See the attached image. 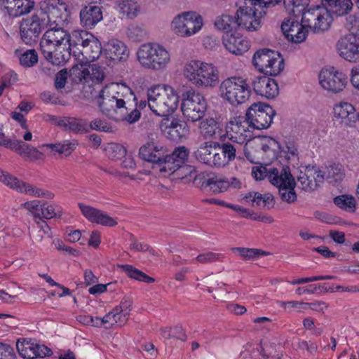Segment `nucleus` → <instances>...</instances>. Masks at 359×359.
<instances>
[{
	"label": "nucleus",
	"instance_id": "20e7f679",
	"mask_svg": "<svg viewBox=\"0 0 359 359\" xmlns=\"http://www.w3.org/2000/svg\"><path fill=\"white\" fill-rule=\"evenodd\" d=\"M137 57L143 67L151 70H163L170 62L169 52L163 46L155 43L142 45L137 50Z\"/></svg>",
	"mask_w": 359,
	"mask_h": 359
},
{
	"label": "nucleus",
	"instance_id": "79ce46f5",
	"mask_svg": "<svg viewBox=\"0 0 359 359\" xmlns=\"http://www.w3.org/2000/svg\"><path fill=\"white\" fill-rule=\"evenodd\" d=\"M119 13L122 20H133L138 12V6L131 0H123L119 5Z\"/></svg>",
	"mask_w": 359,
	"mask_h": 359
},
{
	"label": "nucleus",
	"instance_id": "a211bd4d",
	"mask_svg": "<svg viewBox=\"0 0 359 359\" xmlns=\"http://www.w3.org/2000/svg\"><path fill=\"white\" fill-rule=\"evenodd\" d=\"M290 18L286 22H311L318 21V22H331L334 20L332 15L327 8L317 6L305 11V8L299 15L293 13H289Z\"/></svg>",
	"mask_w": 359,
	"mask_h": 359
},
{
	"label": "nucleus",
	"instance_id": "3c124183",
	"mask_svg": "<svg viewBox=\"0 0 359 359\" xmlns=\"http://www.w3.org/2000/svg\"><path fill=\"white\" fill-rule=\"evenodd\" d=\"M15 8L12 11L11 17H18L27 14L34 8V3L31 0H15Z\"/></svg>",
	"mask_w": 359,
	"mask_h": 359
},
{
	"label": "nucleus",
	"instance_id": "ddd939ff",
	"mask_svg": "<svg viewBox=\"0 0 359 359\" xmlns=\"http://www.w3.org/2000/svg\"><path fill=\"white\" fill-rule=\"evenodd\" d=\"M250 128V124L246 116L232 117L226 124V135L232 142L242 144L252 138Z\"/></svg>",
	"mask_w": 359,
	"mask_h": 359
},
{
	"label": "nucleus",
	"instance_id": "bb28decb",
	"mask_svg": "<svg viewBox=\"0 0 359 359\" xmlns=\"http://www.w3.org/2000/svg\"><path fill=\"white\" fill-rule=\"evenodd\" d=\"M281 30L289 41L295 43L304 41L308 33V27L304 24H281Z\"/></svg>",
	"mask_w": 359,
	"mask_h": 359
},
{
	"label": "nucleus",
	"instance_id": "49530a36",
	"mask_svg": "<svg viewBox=\"0 0 359 359\" xmlns=\"http://www.w3.org/2000/svg\"><path fill=\"white\" fill-rule=\"evenodd\" d=\"M105 155L111 160H118L126 155L127 151L126 148L118 143H108L104 149Z\"/></svg>",
	"mask_w": 359,
	"mask_h": 359
},
{
	"label": "nucleus",
	"instance_id": "2eb2a0df",
	"mask_svg": "<svg viewBox=\"0 0 359 359\" xmlns=\"http://www.w3.org/2000/svg\"><path fill=\"white\" fill-rule=\"evenodd\" d=\"M47 22H69L72 20L68 5L63 0H45Z\"/></svg>",
	"mask_w": 359,
	"mask_h": 359
},
{
	"label": "nucleus",
	"instance_id": "f8f14e48",
	"mask_svg": "<svg viewBox=\"0 0 359 359\" xmlns=\"http://www.w3.org/2000/svg\"><path fill=\"white\" fill-rule=\"evenodd\" d=\"M275 115L276 111L270 105L262 102L253 103L245 114L250 128L257 130L269 128Z\"/></svg>",
	"mask_w": 359,
	"mask_h": 359
},
{
	"label": "nucleus",
	"instance_id": "603ef678",
	"mask_svg": "<svg viewBox=\"0 0 359 359\" xmlns=\"http://www.w3.org/2000/svg\"><path fill=\"white\" fill-rule=\"evenodd\" d=\"M231 250L234 252H238L244 260H252L266 254L264 251L254 248L238 247L233 248Z\"/></svg>",
	"mask_w": 359,
	"mask_h": 359
},
{
	"label": "nucleus",
	"instance_id": "6e6552de",
	"mask_svg": "<svg viewBox=\"0 0 359 359\" xmlns=\"http://www.w3.org/2000/svg\"><path fill=\"white\" fill-rule=\"evenodd\" d=\"M346 27L348 34L337 41V52L347 62H359V24H346Z\"/></svg>",
	"mask_w": 359,
	"mask_h": 359
},
{
	"label": "nucleus",
	"instance_id": "8fccbe9b",
	"mask_svg": "<svg viewBox=\"0 0 359 359\" xmlns=\"http://www.w3.org/2000/svg\"><path fill=\"white\" fill-rule=\"evenodd\" d=\"M334 204L341 209L353 212L355 208V199L349 195H341L334 198Z\"/></svg>",
	"mask_w": 359,
	"mask_h": 359
},
{
	"label": "nucleus",
	"instance_id": "cd10ccee",
	"mask_svg": "<svg viewBox=\"0 0 359 359\" xmlns=\"http://www.w3.org/2000/svg\"><path fill=\"white\" fill-rule=\"evenodd\" d=\"M57 125L63 128L65 130L76 134H82L89 132L88 123L85 119L74 117H63L57 121Z\"/></svg>",
	"mask_w": 359,
	"mask_h": 359
},
{
	"label": "nucleus",
	"instance_id": "f03ea898",
	"mask_svg": "<svg viewBox=\"0 0 359 359\" xmlns=\"http://www.w3.org/2000/svg\"><path fill=\"white\" fill-rule=\"evenodd\" d=\"M280 0H244L245 5L240 6L236 15L223 14L216 22H258L266 13L268 9L275 6Z\"/></svg>",
	"mask_w": 359,
	"mask_h": 359
},
{
	"label": "nucleus",
	"instance_id": "e2e57ef3",
	"mask_svg": "<svg viewBox=\"0 0 359 359\" xmlns=\"http://www.w3.org/2000/svg\"><path fill=\"white\" fill-rule=\"evenodd\" d=\"M89 74V81H92L96 83H102L105 77L102 68L96 65H90Z\"/></svg>",
	"mask_w": 359,
	"mask_h": 359
},
{
	"label": "nucleus",
	"instance_id": "5701e85b",
	"mask_svg": "<svg viewBox=\"0 0 359 359\" xmlns=\"http://www.w3.org/2000/svg\"><path fill=\"white\" fill-rule=\"evenodd\" d=\"M100 96L108 97L110 98L123 100L124 102L130 104L133 101L136 100V97L131 89L126 85L118 83H111L106 85L100 92Z\"/></svg>",
	"mask_w": 359,
	"mask_h": 359
},
{
	"label": "nucleus",
	"instance_id": "4c0bfd02",
	"mask_svg": "<svg viewBox=\"0 0 359 359\" xmlns=\"http://www.w3.org/2000/svg\"><path fill=\"white\" fill-rule=\"evenodd\" d=\"M15 55L19 58L20 65L25 68L33 67L39 60L38 54L34 49L27 50L24 52L17 49L15 51Z\"/></svg>",
	"mask_w": 359,
	"mask_h": 359
},
{
	"label": "nucleus",
	"instance_id": "5fc2aeb1",
	"mask_svg": "<svg viewBox=\"0 0 359 359\" xmlns=\"http://www.w3.org/2000/svg\"><path fill=\"white\" fill-rule=\"evenodd\" d=\"M284 4L288 13L299 15L308 6L309 0H285Z\"/></svg>",
	"mask_w": 359,
	"mask_h": 359
},
{
	"label": "nucleus",
	"instance_id": "f704fd0d",
	"mask_svg": "<svg viewBox=\"0 0 359 359\" xmlns=\"http://www.w3.org/2000/svg\"><path fill=\"white\" fill-rule=\"evenodd\" d=\"M202 187H208L215 194H219L229 188V183L227 178L221 176H213L205 179L202 183Z\"/></svg>",
	"mask_w": 359,
	"mask_h": 359
},
{
	"label": "nucleus",
	"instance_id": "4be33fe9",
	"mask_svg": "<svg viewBox=\"0 0 359 359\" xmlns=\"http://www.w3.org/2000/svg\"><path fill=\"white\" fill-rule=\"evenodd\" d=\"M333 110L334 117L339 123L349 127L355 126L358 114L351 104L340 102L334 107Z\"/></svg>",
	"mask_w": 359,
	"mask_h": 359
},
{
	"label": "nucleus",
	"instance_id": "c85d7f7f",
	"mask_svg": "<svg viewBox=\"0 0 359 359\" xmlns=\"http://www.w3.org/2000/svg\"><path fill=\"white\" fill-rule=\"evenodd\" d=\"M163 153V147H158L154 142H147L139 150L140 156L144 161L153 163L154 165L160 161V157Z\"/></svg>",
	"mask_w": 359,
	"mask_h": 359
},
{
	"label": "nucleus",
	"instance_id": "58836bf2",
	"mask_svg": "<svg viewBox=\"0 0 359 359\" xmlns=\"http://www.w3.org/2000/svg\"><path fill=\"white\" fill-rule=\"evenodd\" d=\"M126 34L130 41L140 42L147 39L148 32L144 24H129Z\"/></svg>",
	"mask_w": 359,
	"mask_h": 359
},
{
	"label": "nucleus",
	"instance_id": "680f3d73",
	"mask_svg": "<svg viewBox=\"0 0 359 359\" xmlns=\"http://www.w3.org/2000/svg\"><path fill=\"white\" fill-rule=\"evenodd\" d=\"M89 129L104 132V133H113L114 128L111 124L107 121L100 118H95L93 120L88 126Z\"/></svg>",
	"mask_w": 359,
	"mask_h": 359
},
{
	"label": "nucleus",
	"instance_id": "6ab92c4d",
	"mask_svg": "<svg viewBox=\"0 0 359 359\" xmlns=\"http://www.w3.org/2000/svg\"><path fill=\"white\" fill-rule=\"evenodd\" d=\"M16 348L19 354L25 359L43 358L50 354L51 350L44 345H40L32 340L17 341Z\"/></svg>",
	"mask_w": 359,
	"mask_h": 359
},
{
	"label": "nucleus",
	"instance_id": "b1692460",
	"mask_svg": "<svg viewBox=\"0 0 359 359\" xmlns=\"http://www.w3.org/2000/svg\"><path fill=\"white\" fill-rule=\"evenodd\" d=\"M78 206L83 216L90 222L106 226H115L117 222L104 212L79 203Z\"/></svg>",
	"mask_w": 359,
	"mask_h": 359
},
{
	"label": "nucleus",
	"instance_id": "338daca9",
	"mask_svg": "<svg viewBox=\"0 0 359 359\" xmlns=\"http://www.w3.org/2000/svg\"><path fill=\"white\" fill-rule=\"evenodd\" d=\"M344 177V174L341 169V166L334 165L327 168V178L333 179L335 182H339L341 181Z\"/></svg>",
	"mask_w": 359,
	"mask_h": 359
},
{
	"label": "nucleus",
	"instance_id": "39448f33",
	"mask_svg": "<svg viewBox=\"0 0 359 359\" xmlns=\"http://www.w3.org/2000/svg\"><path fill=\"white\" fill-rule=\"evenodd\" d=\"M220 97L232 106L245 103L250 97L251 90L246 80L237 76L225 79L219 87Z\"/></svg>",
	"mask_w": 359,
	"mask_h": 359
},
{
	"label": "nucleus",
	"instance_id": "2f4dec72",
	"mask_svg": "<svg viewBox=\"0 0 359 359\" xmlns=\"http://www.w3.org/2000/svg\"><path fill=\"white\" fill-rule=\"evenodd\" d=\"M81 22H100L103 20L102 7L88 5L80 11Z\"/></svg>",
	"mask_w": 359,
	"mask_h": 359
},
{
	"label": "nucleus",
	"instance_id": "ea45409f",
	"mask_svg": "<svg viewBox=\"0 0 359 359\" xmlns=\"http://www.w3.org/2000/svg\"><path fill=\"white\" fill-rule=\"evenodd\" d=\"M201 134L205 139L213 138L219 133L218 123L213 118H208L200 123Z\"/></svg>",
	"mask_w": 359,
	"mask_h": 359
},
{
	"label": "nucleus",
	"instance_id": "dca6fc26",
	"mask_svg": "<svg viewBox=\"0 0 359 359\" xmlns=\"http://www.w3.org/2000/svg\"><path fill=\"white\" fill-rule=\"evenodd\" d=\"M97 102L102 113L116 121H120L127 115V107L130 106L123 100H121V98L115 99L100 95Z\"/></svg>",
	"mask_w": 359,
	"mask_h": 359
},
{
	"label": "nucleus",
	"instance_id": "09e8293b",
	"mask_svg": "<svg viewBox=\"0 0 359 359\" xmlns=\"http://www.w3.org/2000/svg\"><path fill=\"white\" fill-rule=\"evenodd\" d=\"M203 18L195 11H188L177 14L172 22H202Z\"/></svg>",
	"mask_w": 359,
	"mask_h": 359
},
{
	"label": "nucleus",
	"instance_id": "a19ab883",
	"mask_svg": "<svg viewBox=\"0 0 359 359\" xmlns=\"http://www.w3.org/2000/svg\"><path fill=\"white\" fill-rule=\"evenodd\" d=\"M330 7L332 13L338 16L348 13L351 10L353 4L351 0H323Z\"/></svg>",
	"mask_w": 359,
	"mask_h": 359
},
{
	"label": "nucleus",
	"instance_id": "13d9d810",
	"mask_svg": "<svg viewBox=\"0 0 359 359\" xmlns=\"http://www.w3.org/2000/svg\"><path fill=\"white\" fill-rule=\"evenodd\" d=\"M170 158L173 159L176 163L177 165L182 168L188 159L189 151L185 147H180L176 148L171 154Z\"/></svg>",
	"mask_w": 359,
	"mask_h": 359
},
{
	"label": "nucleus",
	"instance_id": "9d476101",
	"mask_svg": "<svg viewBox=\"0 0 359 359\" xmlns=\"http://www.w3.org/2000/svg\"><path fill=\"white\" fill-rule=\"evenodd\" d=\"M78 38L77 50H74V55L77 60H81L86 63H90L98 59L102 53L100 41L91 34L86 31L76 32Z\"/></svg>",
	"mask_w": 359,
	"mask_h": 359
},
{
	"label": "nucleus",
	"instance_id": "f257e3e1",
	"mask_svg": "<svg viewBox=\"0 0 359 359\" xmlns=\"http://www.w3.org/2000/svg\"><path fill=\"white\" fill-rule=\"evenodd\" d=\"M147 102L154 114L165 117L177 108L179 95L170 86L157 85L148 89Z\"/></svg>",
	"mask_w": 359,
	"mask_h": 359
},
{
	"label": "nucleus",
	"instance_id": "a18cd8bd",
	"mask_svg": "<svg viewBox=\"0 0 359 359\" xmlns=\"http://www.w3.org/2000/svg\"><path fill=\"white\" fill-rule=\"evenodd\" d=\"M192 27L187 26V24H174L172 27L175 34L181 37H189L198 32L203 27V24H191Z\"/></svg>",
	"mask_w": 359,
	"mask_h": 359
},
{
	"label": "nucleus",
	"instance_id": "423d86ee",
	"mask_svg": "<svg viewBox=\"0 0 359 359\" xmlns=\"http://www.w3.org/2000/svg\"><path fill=\"white\" fill-rule=\"evenodd\" d=\"M222 32V43L230 53L241 55L248 50L250 43L243 38L242 26L246 24H215Z\"/></svg>",
	"mask_w": 359,
	"mask_h": 359
},
{
	"label": "nucleus",
	"instance_id": "e433bc0d",
	"mask_svg": "<svg viewBox=\"0 0 359 359\" xmlns=\"http://www.w3.org/2000/svg\"><path fill=\"white\" fill-rule=\"evenodd\" d=\"M213 142H204L201 143L197 149L194 151L195 158L204 164L209 165L211 164L210 159L214 149Z\"/></svg>",
	"mask_w": 359,
	"mask_h": 359
},
{
	"label": "nucleus",
	"instance_id": "4d7b16f0",
	"mask_svg": "<svg viewBox=\"0 0 359 359\" xmlns=\"http://www.w3.org/2000/svg\"><path fill=\"white\" fill-rule=\"evenodd\" d=\"M161 334L165 339L176 338L181 341L187 340V335L184 332L182 327L180 326H176L172 329L163 328L161 330Z\"/></svg>",
	"mask_w": 359,
	"mask_h": 359
},
{
	"label": "nucleus",
	"instance_id": "393cba45",
	"mask_svg": "<svg viewBox=\"0 0 359 359\" xmlns=\"http://www.w3.org/2000/svg\"><path fill=\"white\" fill-rule=\"evenodd\" d=\"M104 52L108 58L118 62L127 61L130 55V50L125 43L114 39L107 42Z\"/></svg>",
	"mask_w": 359,
	"mask_h": 359
},
{
	"label": "nucleus",
	"instance_id": "c9c22d12",
	"mask_svg": "<svg viewBox=\"0 0 359 359\" xmlns=\"http://www.w3.org/2000/svg\"><path fill=\"white\" fill-rule=\"evenodd\" d=\"M77 143L76 141H64L55 144H43L39 146V148L44 151V149H49L50 151L64 154L67 156H69L72 151L76 149Z\"/></svg>",
	"mask_w": 359,
	"mask_h": 359
},
{
	"label": "nucleus",
	"instance_id": "052dcab7",
	"mask_svg": "<svg viewBox=\"0 0 359 359\" xmlns=\"http://www.w3.org/2000/svg\"><path fill=\"white\" fill-rule=\"evenodd\" d=\"M41 217L45 219H50L54 217H60L62 216V211L55 209V207L52 204L43 203L42 204Z\"/></svg>",
	"mask_w": 359,
	"mask_h": 359
},
{
	"label": "nucleus",
	"instance_id": "aec40b11",
	"mask_svg": "<svg viewBox=\"0 0 359 359\" xmlns=\"http://www.w3.org/2000/svg\"><path fill=\"white\" fill-rule=\"evenodd\" d=\"M325 180V172L317 168H306L297 177L301 188L306 191L315 190Z\"/></svg>",
	"mask_w": 359,
	"mask_h": 359
},
{
	"label": "nucleus",
	"instance_id": "0eeeda50",
	"mask_svg": "<svg viewBox=\"0 0 359 359\" xmlns=\"http://www.w3.org/2000/svg\"><path fill=\"white\" fill-rule=\"evenodd\" d=\"M268 179L272 184L278 188L279 194L283 201L292 203L297 200L294 191L296 183L289 167L283 166L280 169L270 168Z\"/></svg>",
	"mask_w": 359,
	"mask_h": 359
},
{
	"label": "nucleus",
	"instance_id": "37998d69",
	"mask_svg": "<svg viewBox=\"0 0 359 359\" xmlns=\"http://www.w3.org/2000/svg\"><path fill=\"white\" fill-rule=\"evenodd\" d=\"M254 140L256 142L255 145L259 147L264 152L271 151L276 154L280 151V143L273 137L262 136Z\"/></svg>",
	"mask_w": 359,
	"mask_h": 359
},
{
	"label": "nucleus",
	"instance_id": "9b49d317",
	"mask_svg": "<svg viewBox=\"0 0 359 359\" xmlns=\"http://www.w3.org/2000/svg\"><path fill=\"white\" fill-rule=\"evenodd\" d=\"M181 109L185 118L196 122L204 116L207 110V102L201 94L191 89L183 93Z\"/></svg>",
	"mask_w": 359,
	"mask_h": 359
},
{
	"label": "nucleus",
	"instance_id": "774afa93",
	"mask_svg": "<svg viewBox=\"0 0 359 359\" xmlns=\"http://www.w3.org/2000/svg\"><path fill=\"white\" fill-rule=\"evenodd\" d=\"M0 359H16L13 348L4 344H0Z\"/></svg>",
	"mask_w": 359,
	"mask_h": 359
},
{
	"label": "nucleus",
	"instance_id": "412c9836",
	"mask_svg": "<svg viewBox=\"0 0 359 359\" xmlns=\"http://www.w3.org/2000/svg\"><path fill=\"white\" fill-rule=\"evenodd\" d=\"M252 86L257 95L267 99H273L279 93L276 81L266 76L256 77L252 81Z\"/></svg>",
	"mask_w": 359,
	"mask_h": 359
},
{
	"label": "nucleus",
	"instance_id": "7ed1b4c3",
	"mask_svg": "<svg viewBox=\"0 0 359 359\" xmlns=\"http://www.w3.org/2000/svg\"><path fill=\"white\" fill-rule=\"evenodd\" d=\"M183 73L198 88H214L219 83V71L210 63L191 60L185 64Z\"/></svg>",
	"mask_w": 359,
	"mask_h": 359
},
{
	"label": "nucleus",
	"instance_id": "bf43d9fd",
	"mask_svg": "<svg viewBox=\"0 0 359 359\" xmlns=\"http://www.w3.org/2000/svg\"><path fill=\"white\" fill-rule=\"evenodd\" d=\"M58 46L59 45L57 43L48 40L44 36L43 37L40 42V48L44 58L47 61H49L50 58H52V55L55 52Z\"/></svg>",
	"mask_w": 359,
	"mask_h": 359
},
{
	"label": "nucleus",
	"instance_id": "72a5a7b5",
	"mask_svg": "<svg viewBox=\"0 0 359 359\" xmlns=\"http://www.w3.org/2000/svg\"><path fill=\"white\" fill-rule=\"evenodd\" d=\"M170 155L163 156L161 155L160 161H157L155 165H153V168L158 170L163 176H168L173 174L175 172L180 169L179 165H177V163L172 159L170 158Z\"/></svg>",
	"mask_w": 359,
	"mask_h": 359
},
{
	"label": "nucleus",
	"instance_id": "de8ad7c7",
	"mask_svg": "<svg viewBox=\"0 0 359 359\" xmlns=\"http://www.w3.org/2000/svg\"><path fill=\"white\" fill-rule=\"evenodd\" d=\"M68 45L58 46L55 52L52 55V58H50L49 61L54 65H60L65 63L70 57V53L68 50L69 46Z\"/></svg>",
	"mask_w": 359,
	"mask_h": 359
},
{
	"label": "nucleus",
	"instance_id": "0e129e2a",
	"mask_svg": "<svg viewBox=\"0 0 359 359\" xmlns=\"http://www.w3.org/2000/svg\"><path fill=\"white\" fill-rule=\"evenodd\" d=\"M210 161L211 164L209 165L210 167L221 168L224 167L226 165L229 164V161L225 158V156H223V153L219 150V151H217V150L213 149L212 158Z\"/></svg>",
	"mask_w": 359,
	"mask_h": 359
},
{
	"label": "nucleus",
	"instance_id": "4468645a",
	"mask_svg": "<svg viewBox=\"0 0 359 359\" xmlns=\"http://www.w3.org/2000/svg\"><path fill=\"white\" fill-rule=\"evenodd\" d=\"M319 83L324 90L336 94L346 88L348 77L344 72L334 67L323 69L319 74Z\"/></svg>",
	"mask_w": 359,
	"mask_h": 359
},
{
	"label": "nucleus",
	"instance_id": "864d4df0",
	"mask_svg": "<svg viewBox=\"0 0 359 359\" xmlns=\"http://www.w3.org/2000/svg\"><path fill=\"white\" fill-rule=\"evenodd\" d=\"M20 155L29 161H43L45 159V155L43 153L36 148L30 146L29 144L26 143V147H25L24 149L21 152H20Z\"/></svg>",
	"mask_w": 359,
	"mask_h": 359
},
{
	"label": "nucleus",
	"instance_id": "1a4fd4ad",
	"mask_svg": "<svg viewBox=\"0 0 359 359\" xmlns=\"http://www.w3.org/2000/svg\"><path fill=\"white\" fill-rule=\"evenodd\" d=\"M252 63L259 72L269 76H277L284 68V60L281 55L266 48L255 52Z\"/></svg>",
	"mask_w": 359,
	"mask_h": 359
},
{
	"label": "nucleus",
	"instance_id": "f3484780",
	"mask_svg": "<svg viewBox=\"0 0 359 359\" xmlns=\"http://www.w3.org/2000/svg\"><path fill=\"white\" fill-rule=\"evenodd\" d=\"M160 129L165 137L176 141L189 134V129L184 121L178 118H163L160 123Z\"/></svg>",
	"mask_w": 359,
	"mask_h": 359
},
{
	"label": "nucleus",
	"instance_id": "7c9ffc66",
	"mask_svg": "<svg viewBox=\"0 0 359 359\" xmlns=\"http://www.w3.org/2000/svg\"><path fill=\"white\" fill-rule=\"evenodd\" d=\"M41 24H21L20 35L23 42L27 45L36 43L41 32Z\"/></svg>",
	"mask_w": 359,
	"mask_h": 359
},
{
	"label": "nucleus",
	"instance_id": "c756f323",
	"mask_svg": "<svg viewBox=\"0 0 359 359\" xmlns=\"http://www.w3.org/2000/svg\"><path fill=\"white\" fill-rule=\"evenodd\" d=\"M89 63H86L81 60H78V63L74 65L69 71V76L75 83L89 82Z\"/></svg>",
	"mask_w": 359,
	"mask_h": 359
},
{
	"label": "nucleus",
	"instance_id": "a878e982",
	"mask_svg": "<svg viewBox=\"0 0 359 359\" xmlns=\"http://www.w3.org/2000/svg\"><path fill=\"white\" fill-rule=\"evenodd\" d=\"M11 189L20 194H27L32 197H44L48 199H53L55 196L53 193L35 187L32 184L27 183L16 177Z\"/></svg>",
	"mask_w": 359,
	"mask_h": 359
},
{
	"label": "nucleus",
	"instance_id": "6e6d98bb",
	"mask_svg": "<svg viewBox=\"0 0 359 359\" xmlns=\"http://www.w3.org/2000/svg\"><path fill=\"white\" fill-rule=\"evenodd\" d=\"M214 149H218L222 151L223 153V156H225L229 163L233 161L236 158L237 148L231 143L226 142L219 144L218 142H215Z\"/></svg>",
	"mask_w": 359,
	"mask_h": 359
},
{
	"label": "nucleus",
	"instance_id": "473e14b6",
	"mask_svg": "<svg viewBox=\"0 0 359 359\" xmlns=\"http://www.w3.org/2000/svg\"><path fill=\"white\" fill-rule=\"evenodd\" d=\"M43 36L59 46H70V35L63 28L53 27L47 30Z\"/></svg>",
	"mask_w": 359,
	"mask_h": 359
},
{
	"label": "nucleus",
	"instance_id": "69168bd1",
	"mask_svg": "<svg viewBox=\"0 0 359 359\" xmlns=\"http://www.w3.org/2000/svg\"><path fill=\"white\" fill-rule=\"evenodd\" d=\"M279 153H283L287 160H295L298 157L297 148L291 142L287 143L285 147L283 149L280 147Z\"/></svg>",
	"mask_w": 359,
	"mask_h": 359
},
{
	"label": "nucleus",
	"instance_id": "c03bdc74",
	"mask_svg": "<svg viewBox=\"0 0 359 359\" xmlns=\"http://www.w3.org/2000/svg\"><path fill=\"white\" fill-rule=\"evenodd\" d=\"M118 267L121 268L123 271L126 272L127 276L131 278L147 283H152L155 281L154 278L147 276L146 273L133 267L132 265H119Z\"/></svg>",
	"mask_w": 359,
	"mask_h": 359
}]
</instances>
